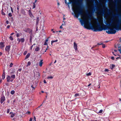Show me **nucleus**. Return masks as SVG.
I'll use <instances>...</instances> for the list:
<instances>
[{"instance_id":"f257e3e1","label":"nucleus","mask_w":121,"mask_h":121,"mask_svg":"<svg viewBox=\"0 0 121 121\" xmlns=\"http://www.w3.org/2000/svg\"><path fill=\"white\" fill-rule=\"evenodd\" d=\"M76 3L78 6L74 9L73 8V9L75 14L74 16L75 17L78 18L79 15H81V17L84 18V20H82L81 18L79 19L82 25H83V24L84 25V27L85 28L93 30L94 31H100L104 30L107 29H105L104 28V27L105 26L104 24H103L102 26H101L100 24L97 22H95L94 24L95 25V26L92 25L90 28H88V26H87L86 23H89L91 24V23L89 22V20L92 16V13H91L90 14H87V16L84 15L83 10L81 7L82 3L78 2H76Z\"/></svg>"},{"instance_id":"f03ea898","label":"nucleus","mask_w":121,"mask_h":121,"mask_svg":"<svg viewBox=\"0 0 121 121\" xmlns=\"http://www.w3.org/2000/svg\"><path fill=\"white\" fill-rule=\"evenodd\" d=\"M115 27L113 28L111 27L110 28L109 27H107L108 30H106V32L108 34H115L116 32V30H121V28H120V26L118 25H117L116 24H114Z\"/></svg>"},{"instance_id":"7ed1b4c3","label":"nucleus","mask_w":121,"mask_h":121,"mask_svg":"<svg viewBox=\"0 0 121 121\" xmlns=\"http://www.w3.org/2000/svg\"><path fill=\"white\" fill-rule=\"evenodd\" d=\"M23 31L30 34H32V30L29 28H25L23 30Z\"/></svg>"},{"instance_id":"20e7f679","label":"nucleus","mask_w":121,"mask_h":121,"mask_svg":"<svg viewBox=\"0 0 121 121\" xmlns=\"http://www.w3.org/2000/svg\"><path fill=\"white\" fill-rule=\"evenodd\" d=\"M17 41H18V43H19L20 42H21L22 43H23L25 41V40L24 38H22L20 39L18 38L17 39Z\"/></svg>"},{"instance_id":"39448f33","label":"nucleus","mask_w":121,"mask_h":121,"mask_svg":"<svg viewBox=\"0 0 121 121\" xmlns=\"http://www.w3.org/2000/svg\"><path fill=\"white\" fill-rule=\"evenodd\" d=\"M5 100V97L4 95H2L0 98V103L1 104Z\"/></svg>"},{"instance_id":"423d86ee","label":"nucleus","mask_w":121,"mask_h":121,"mask_svg":"<svg viewBox=\"0 0 121 121\" xmlns=\"http://www.w3.org/2000/svg\"><path fill=\"white\" fill-rule=\"evenodd\" d=\"M10 46L9 45L6 46V47L5 49V51L7 52H9L10 51Z\"/></svg>"},{"instance_id":"0eeeda50","label":"nucleus","mask_w":121,"mask_h":121,"mask_svg":"<svg viewBox=\"0 0 121 121\" xmlns=\"http://www.w3.org/2000/svg\"><path fill=\"white\" fill-rule=\"evenodd\" d=\"M4 42H1L0 43V47L1 49H2L4 47L5 45L4 44Z\"/></svg>"},{"instance_id":"6e6552de","label":"nucleus","mask_w":121,"mask_h":121,"mask_svg":"<svg viewBox=\"0 0 121 121\" xmlns=\"http://www.w3.org/2000/svg\"><path fill=\"white\" fill-rule=\"evenodd\" d=\"M74 48L75 51H77L78 50L77 45L75 42H74Z\"/></svg>"},{"instance_id":"1a4fd4ad","label":"nucleus","mask_w":121,"mask_h":121,"mask_svg":"<svg viewBox=\"0 0 121 121\" xmlns=\"http://www.w3.org/2000/svg\"><path fill=\"white\" fill-rule=\"evenodd\" d=\"M21 12L25 16L26 15V13L25 10L23 9H21Z\"/></svg>"},{"instance_id":"9d476101","label":"nucleus","mask_w":121,"mask_h":121,"mask_svg":"<svg viewBox=\"0 0 121 121\" xmlns=\"http://www.w3.org/2000/svg\"><path fill=\"white\" fill-rule=\"evenodd\" d=\"M43 60H41L39 62V65L40 67H41L42 66V64H43Z\"/></svg>"},{"instance_id":"9b49d317","label":"nucleus","mask_w":121,"mask_h":121,"mask_svg":"<svg viewBox=\"0 0 121 121\" xmlns=\"http://www.w3.org/2000/svg\"><path fill=\"white\" fill-rule=\"evenodd\" d=\"M11 76H8L7 78V81L8 82H9L10 80L11 79Z\"/></svg>"},{"instance_id":"f8f14e48","label":"nucleus","mask_w":121,"mask_h":121,"mask_svg":"<svg viewBox=\"0 0 121 121\" xmlns=\"http://www.w3.org/2000/svg\"><path fill=\"white\" fill-rule=\"evenodd\" d=\"M33 37L31 35H30V43H31L32 42V39Z\"/></svg>"},{"instance_id":"ddd939ff","label":"nucleus","mask_w":121,"mask_h":121,"mask_svg":"<svg viewBox=\"0 0 121 121\" xmlns=\"http://www.w3.org/2000/svg\"><path fill=\"white\" fill-rule=\"evenodd\" d=\"M111 13H113V12L111 10H109L108 11V15H110L111 14Z\"/></svg>"},{"instance_id":"4468645a","label":"nucleus","mask_w":121,"mask_h":121,"mask_svg":"<svg viewBox=\"0 0 121 121\" xmlns=\"http://www.w3.org/2000/svg\"><path fill=\"white\" fill-rule=\"evenodd\" d=\"M15 76H11V79H10V81L12 82L14 79L15 78Z\"/></svg>"},{"instance_id":"2eb2a0df","label":"nucleus","mask_w":121,"mask_h":121,"mask_svg":"<svg viewBox=\"0 0 121 121\" xmlns=\"http://www.w3.org/2000/svg\"><path fill=\"white\" fill-rule=\"evenodd\" d=\"M30 53H28L26 56L25 58V59H26L28 58L30 56Z\"/></svg>"},{"instance_id":"dca6fc26","label":"nucleus","mask_w":121,"mask_h":121,"mask_svg":"<svg viewBox=\"0 0 121 121\" xmlns=\"http://www.w3.org/2000/svg\"><path fill=\"white\" fill-rule=\"evenodd\" d=\"M39 47L38 46L36 48H35V50L36 51H38L39 50Z\"/></svg>"},{"instance_id":"f3484780","label":"nucleus","mask_w":121,"mask_h":121,"mask_svg":"<svg viewBox=\"0 0 121 121\" xmlns=\"http://www.w3.org/2000/svg\"><path fill=\"white\" fill-rule=\"evenodd\" d=\"M115 67V65L113 64H112L111 66L110 67V68L112 70L113 68Z\"/></svg>"},{"instance_id":"a211bd4d","label":"nucleus","mask_w":121,"mask_h":121,"mask_svg":"<svg viewBox=\"0 0 121 121\" xmlns=\"http://www.w3.org/2000/svg\"><path fill=\"white\" fill-rule=\"evenodd\" d=\"M30 16L32 18H33L34 17L32 14V13L29 14Z\"/></svg>"},{"instance_id":"6ab92c4d","label":"nucleus","mask_w":121,"mask_h":121,"mask_svg":"<svg viewBox=\"0 0 121 121\" xmlns=\"http://www.w3.org/2000/svg\"><path fill=\"white\" fill-rule=\"evenodd\" d=\"M104 11H100L98 12V14H102L104 13Z\"/></svg>"},{"instance_id":"aec40b11","label":"nucleus","mask_w":121,"mask_h":121,"mask_svg":"<svg viewBox=\"0 0 121 121\" xmlns=\"http://www.w3.org/2000/svg\"><path fill=\"white\" fill-rule=\"evenodd\" d=\"M36 86L35 85L34 86V85H32L31 86V87L32 88H33V89H32V90H34L35 88L36 87Z\"/></svg>"},{"instance_id":"412c9836","label":"nucleus","mask_w":121,"mask_h":121,"mask_svg":"<svg viewBox=\"0 0 121 121\" xmlns=\"http://www.w3.org/2000/svg\"><path fill=\"white\" fill-rule=\"evenodd\" d=\"M15 92V91L14 90H12L11 91L10 93L11 94L13 95L14 94Z\"/></svg>"},{"instance_id":"4be33fe9","label":"nucleus","mask_w":121,"mask_h":121,"mask_svg":"<svg viewBox=\"0 0 121 121\" xmlns=\"http://www.w3.org/2000/svg\"><path fill=\"white\" fill-rule=\"evenodd\" d=\"M58 41V40L57 39L55 40H52L51 41V44L52 45V43L54 42H57Z\"/></svg>"},{"instance_id":"5701e85b","label":"nucleus","mask_w":121,"mask_h":121,"mask_svg":"<svg viewBox=\"0 0 121 121\" xmlns=\"http://www.w3.org/2000/svg\"><path fill=\"white\" fill-rule=\"evenodd\" d=\"M36 7V4L35 3H33V6L32 8V9L35 8Z\"/></svg>"},{"instance_id":"b1692460","label":"nucleus","mask_w":121,"mask_h":121,"mask_svg":"<svg viewBox=\"0 0 121 121\" xmlns=\"http://www.w3.org/2000/svg\"><path fill=\"white\" fill-rule=\"evenodd\" d=\"M53 78V77L52 76H51L50 77H48L47 78V79H52Z\"/></svg>"},{"instance_id":"393cba45","label":"nucleus","mask_w":121,"mask_h":121,"mask_svg":"<svg viewBox=\"0 0 121 121\" xmlns=\"http://www.w3.org/2000/svg\"><path fill=\"white\" fill-rule=\"evenodd\" d=\"M79 96V94L78 93H76L74 95V96L75 97H77L78 96Z\"/></svg>"},{"instance_id":"a878e982","label":"nucleus","mask_w":121,"mask_h":121,"mask_svg":"<svg viewBox=\"0 0 121 121\" xmlns=\"http://www.w3.org/2000/svg\"><path fill=\"white\" fill-rule=\"evenodd\" d=\"M119 16L120 15L118 14H117L116 15L115 14H113V16L114 17H115L116 16Z\"/></svg>"},{"instance_id":"bb28decb","label":"nucleus","mask_w":121,"mask_h":121,"mask_svg":"<svg viewBox=\"0 0 121 121\" xmlns=\"http://www.w3.org/2000/svg\"><path fill=\"white\" fill-rule=\"evenodd\" d=\"M9 38L10 39L11 41H13V38L11 36H10Z\"/></svg>"},{"instance_id":"cd10ccee","label":"nucleus","mask_w":121,"mask_h":121,"mask_svg":"<svg viewBox=\"0 0 121 121\" xmlns=\"http://www.w3.org/2000/svg\"><path fill=\"white\" fill-rule=\"evenodd\" d=\"M15 114L14 113H12V114L11 116V117H13L15 116Z\"/></svg>"},{"instance_id":"c85d7f7f","label":"nucleus","mask_w":121,"mask_h":121,"mask_svg":"<svg viewBox=\"0 0 121 121\" xmlns=\"http://www.w3.org/2000/svg\"><path fill=\"white\" fill-rule=\"evenodd\" d=\"M35 44H35V43L33 44V45H32V46H31L30 47V49L31 50H32V47H33V46H34V45H35Z\"/></svg>"},{"instance_id":"c756f323","label":"nucleus","mask_w":121,"mask_h":121,"mask_svg":"<svg viewBox=\"0 0 121 121\" xmlns=\"http://www.w3.org/2000/svg\"><path fill=\"white\" fill-rule=\"evenodd\" d=\"M106 46L105 44H102V47L103 48H104Z\"/></svg>"},{"instance_id":"7c9ffc66","label":"nucleus","mask_w":121,"mask_h":121,"mask_svg":"<svg viewBox=\"0 0 121 121\" xmlns=\"http://www.w3.org/2000/svg\"><path fill=\"white\" fill-rule=\"evenodd\" d=\"M8 15L9 17H11L12 16V13H9Z\"/></svg>"},{"instance_id":"2f4dec72","label":"nucleus","mask_w":121,"mask_h":121,"mask_svg":"<svg viewBox=\"0 0 121 121\" xmlns=\"http://www.w3.org/2000/svg\"><path fill=\"white\" fill-rule=\"evenodd\" d=\"M20 35L19 33H18L17 34L16 36L17 37H20Z\"/></svg>"},{"instance_id":"473e14b6","label":"nucleus","mask_w":121,"mask_h":121,"mask_svg":"<svg viewBox=\"0 0 121 121\" xmlns=\"http://www.w3.org/2000/svg\"><path fill=\"white\" fill-rule=\"evenodd\" d=\"M91 75V73L89 72V73H87L86 74L87 76H90Z\"/></svg>"},{"instance_id":"72a5a7b5","label":"nucleus","mask_w":121,"mask_h":121,"mask_svg":"<svg viewBox=\"0 0 121 121\" xmlns=\"http://www.w3.org/2000/svg\"><path fill=\"white\" fill-rule=\"evenodd\" d=\"M13 65V63H11L9 65V66L11 67H12Z\"/></svg>"},{"instance_id":"f704fd0d","label":"nucleus","mask_w":121,"mask_h":121,"mask_svg":"<svg viewBox=\"0 0 121 121\" xmlns=\"http://www.w3.org/2000/svg\"><path fill=\"white\" fill-rule=\"evenodd\" d=\"M105 24L107 25H108L109 26H110L111 25V24L110 23H105Z\"/></svg>"},{"instance_id":"c9c22d12","label":"nucleus","mask_w":121,"mask_h":121,"mask_svg":"<svg viewBox=\"0 0 121 121\" xmlns=\"http://www.w3.org/2000/svg\"><path fill=\"white\" fill-rule=\"evenodd\" d=\"M36 75L37 76H40V74L38 72V73H36Z\"/></svg>"},{"instance_id":"e433bc0d","label":"nucleus","mask_w":121,"mask_h":121,"mask_svg":"<svg viewBox=\"0 0 121 121\" xmlns=\"http://www.w3.org/2000/svg\"><path fill=\"white\" fill-rule=\"evenodd\" d=\"M102 44H103V43H102L100 42V43H98L97 44V45H102Z\"/></svg>"},{"instance_id":"4c0bfd02","label":"nucleus","mask_w":121,"mask_h":121,"mask_svg":"<svg viewBox=\"0 0 121 121\" xmlns=\"http://www.w3.org/2000/svg\"><path fill=\"white\" fill-rule=\"evenodd\" d=\"M103 111V110H99V113H102Z\"/></svg>"},{"instance_id":"58836bf2","label":"nucleus","mask_w":121,"mask_h":121,"mask_svg":"<svg viewBox=\"0 0 121 121\" xmlns=\"http://www.w3.org/2000/svg\"><path fill=\"white\" fill-rule=\"evenodd\" d=\"M5 73L4 70L3 71V73L2 75V76H5Z\"/></svg>"},{"instance_id":"ea45409f","label":"nucleus","mask_w":121,"mask_h":121,"mask_svg":"<svg viewBox=\"0 0 121 121\" xmlns=\"http://www.w3.org/2000/svg\"><path fill=\"white\" fill-rule=\"evenodd\" d=\"M1 14H2V15H5V14L2 11V12H1Z\"/></svg>"},{"instance_id":"a19ab883","label":"nucleus","mask_w":121,"mask_h":121,"mask_svg":"<svg viewBox=\"0 0 121 121\" xmlns=\"http://www.w3.org/2000/svg\"><path fill=\"white\" fill-rule=\"evenodd\" d=\"M28 12L29 14H30L32 13L30 10H29Z\"/></svg>"},{"instance_id":"79ce46f5","label":"nucleus","mask_w":121,"mask_h":121,"mask_svg":"<svg viewBox=\"0 0 121 121\" xmlns=\"http://www.w3.org/2000/svg\"><path fill=\"white\" fill-rule=\"evenodd\" d=\"M104 71H105L108 72V71H109V70L108 69H105Z\"/></svg>"},{"instance_id":"37998d69","label":"nucleus","mask_w":121,"mask_h":121,"mask_svg":"<svg viewBox=\"0 0 121 121\" xmlns=\"http://www.w3.org/2000/svg\"><path fill=\"white\" fill-rule=\"evenodd\" d=\"M38 22L39 21H38L37 20L36 21V25H38Z\"/></svg>"},{"instance_id":"c03bdc74","label":"nucleus","mask_w":121,"mask_h":121,"mask_svg":"<svg viewBox=\"0 0 121 121\" xmlns=\"http://www.w3.org/2000/svg\"><path fill=\"white\" fill-rule=\"evenodd\" d=\"M9 111H9V109H7V113H9Z\"/></svg>"},{"instance_id":"a18cd8bd","label":"nucleus","mask_w":121,"mask_h":121,"mask_svg":"<svg viewBox=\"0 0 121 121\" xmlns=\"http://www.w3.org/2000/svg\"><path fill=\"white\" fill-rule=\"evenodd\" d=\"M27 52L26 51H25L23 53V54L24 55H25L27 53Z\"/></svg>"},{"instance_id":"49530a36","label":"nucleus","mask_w":121,"mask_h":121,"mask_svg":"<svg viewBox=\"0 0 121 121\" xmlns=\"http://www.w3.org/2000/svg\"><path fill=\"white\" fill-rule=\"evenodd\" d=\"M50 38L49 37H48V38H47V39H46V40L45 41V42H48V39L49 38Z\"/></svg>"},{"instance_id":"de8ad7c7","label":"nucleus","mask_w":121,"mask_h":121,"mask_svg":"<svg viewBox=\"0 0 121 121\" xmlns=\"http://www.w3.org/2000/svg\"><path fill=\"white\" fill-rule=\"evenodd\" d=\"M10 8L12 12L13 13V11L12 7H10Z\"/></svg>"},{"instance_id":"09e8293b","label":"nucleus","mask_w":121,"mask_h":121,"mask_svg":"<svg viewBox=\"0 0 121 121\" xmlns=\"http://www.w3.org/2000/svg\"><path fill=\"white\" fill-rule=\"evenodd\" d=\"M31 63L30 62H29L28 63V65H30V64Z\"/></svg>"},{"instance_id":"8fccbe9b","label":"nucleus","mask_w":121,"mask_h":121,"mask_svg":"<svg viewBox=\"0 0 121 121\" xmlns=\"http://www.w3.org/2000/svg\"><path fill=\"white\" fill-rule=\"evenodd\" d=\"M5 78V76H2V79H4Z\"/></svg>"},{"instance_id":"3c124183","label":"nucleus","mask_w":121,"mask_h":121,"mask_svg":"<svg viewBox=\"0 0 121 121\" xmlns=\"http://www.w3.org/2000/svg\"><path fill=\"white\" fill-rule=\"evenodd\" d=\"M6 22L7 24H8L9 23V22L8 20H7L6 21Z\"/></svg>"},{"instance_id":"603ef678","label":"nucleus","mask_w":121,"mask_h":121,"mask_svg":"<svg viewBox=\"0 0 121 121\" xmlns=\"http://www.w3.org/2000/svg\"><path fill=\"white\" fill-rule=\"evenodd\" d=\"M44 45H48V44L46 42H45L44 43Z\"/></svg>"},{"instance_id":"864d4df0","label":"nucleus","mask_w":121,"mask_h":121,"mask_svg":"<svg viewBox=\"0 0 121 121\" xmlns=\"http://www.w3.org/2000/svg\"><path fill=\"white\" fill-rule=\"evenodd\" d=\"M43 82L44 83H47V82H46V81L45 80H43Z\"/></svg>"},{"instance_id":"5fc2aeb1","label":"nucleus","mask_w":121,"mask_h":121,"mask_svg":"<svg viewBox=\"0 0 121 121\" xmlns=\"http://www.w3.org/2000/svg\"><path fill=\"white\" fill-rule=\"evenodd\" d=\"M10 27V26L9 25H8L7 26V28L9 29V28Z\"/></svg>"},{"instance_id":"6e6d98bb","label":"nucleus","mask_w":121,"mask_h":121,"mask_svg":"<svg viewBox=\"0 0 121 121\" xmlns=\"http://www.w3.org/2000/svg\"><path fill=\"white\" fill-rule=\"evenodd\" d=\"M38 27L37 26H36V32L38 31Z\"/></svg>"},{"instance_id":"4d7b16f0","label":"nucleus","mask_w":121,"mask_h":121,"mask_svg":"<svg viewBox=\"0 0 121 121\" xmlns=\"http://www.w3.org/2000/svg\"><path fill=\"white\" fill-rule=\"evenodd\" d=\"M30 112L29 111H28L27 112H26V113H27L28 114H30Z\"/></svg>"},{"instance_id":"13d9d810","label":"nucleus","mask_w":121,"mask_h":121,"mask_svg":"<svg viewBox=\"0 0 121 121\" xmlns=\"http://www.w3.org/2000/svg\"><path fill=\"white\" fill-rule=\"evenodd\" d=\"M111 59H112V60H114V58L113 57H111Z\"/></svg>"},{"instance_id":"bf43d9fd","label":"nucleus","mask_w":121,"mask_h":121,"mask_svg":"<svg viewBox=\"0 0 121 121\" xmlns=\"http://www.w3.org/2000/svg\"><path fill=\"white\" fill-rule=\"evenodd\" d=\"M118 50L119 51L120 53H121V49H119Z\"/></svg>"},{"instance_id":"052dcab7","label":"nucleus","mask_w":121,"mask_h":121,"mask_svg":"<svg viewBox=\"0 0 121 121\" xmlns=\"http://www.w3.org/2000/svg\"><path fill=\"white\" fill-rule=\"evenodd\" d=\"M2 80L1 78H0V83L2 82Z\"/></svg>"},{"instance_id":"680f3d73","label":"nucleus","mask_w":121,"mask_h":121,"mask_svg":"<svg viewBox=\"0 0 121 121\" xmlns=\"http://www.w3.org/2000/svg\"><path fill=\"white\" fill-rule=\"evenodd\" d=\"M15 101H16V100L15 99L13 100V103L14 104V103L15 102Z\"/></svg>"},{"instance_id":"e2e57ef3","label":"nucleus","mask_w":121,"mask_h":121,"mask_svg":"<svg viewBox=\"0 0 121 121\" xmlns=\"http://www.w3.org/2000/svg\"><path fill=\"white\" fill-rule=\"evenodd\" d=\"M37 0H35V2H33V3H35L37 2Z\"/></svg>"},{"instance_id":"0e129e2a","label":"nucleus","mask_w":121,"mask_h":121,"mask_svg":"<svg viewBox=\"0 0 121 121\" xmlns=\"http://www.w3.org/2000/svg\"><path fill=\"white\" fill-rule=\"evenodd\" d=\"M32 118H31L30 119L29 121H32Z\"/></svg>"},{"instance_id":"69168bd1","label":"nucleus","mask_w":121,"mask_h":121,"mask_svg":"<svg viewBox=\"0 0 121 121\" xmlns=\"http://www.w3.org/2000/svg\"><path fill=\"white\" fill-rule=\"evenodd\" d=\"M63 25V24H62V25H61V26H60V28H62V29L63 28V27H62V26Z\"/></svg>"},{"instance_id":"338daca9","label":"nucleus","mask_w":121,"mask_h":121,"mask_svg":"<svg viewBox=\"0 0 121 121\" xmlns=\"http://www.w3.org/2000/svg\"><path fill=\"white\" fill-rule=\"evenodd\" d=\"M34 120L35 121H36V118L35 116L34 117Z\"/></svg>"},{"instance_id":"774afa93","label":"nucleus","mask_w":121,"mask_h":121,"mask_svg":"<svg viewBox=\"0 0 121 121\" xmlns=\"http://www.w3.org/2000/svg\"><path fill=\"white\" fill-rule=\"evenodd\" d=\"M14 34V33H12L10 35H13Z\"/></svg>"}]
</instances>
